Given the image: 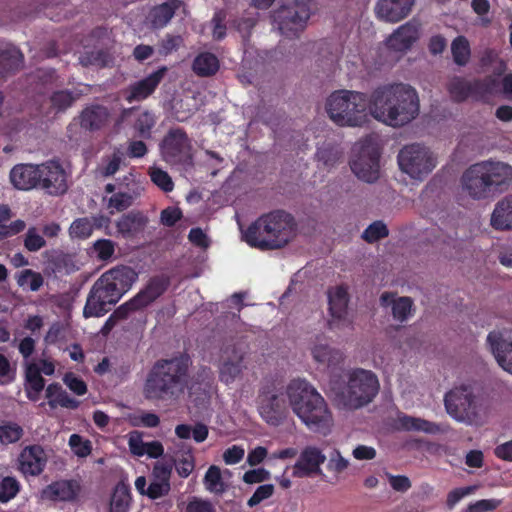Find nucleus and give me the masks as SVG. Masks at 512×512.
I'll return each mask as SVG.
<instances>
[{
	"mask_svg": "<svg viewBox=\"0 0 512 512\" xmlns=\"http://www.w3.org/2000/svg\"><path fill=\"white\" fill-rule=\"evenodd\" d=\"M420 112L418 92L407 83H392L376 88L370 96V114L378 122L402 127Z\"/></svg>",
	"mask_w": 512,
	"mask_h": 512,
	"instance_id": "f257e3e1",
	"label": "nucleus"
},
{
	"mask_svg": "<svg viewBox=\"0 0 512 512\" xmlns=\"http://www.w3.org/2000/svg\"><path fill=\"white\" fill-rule=\"evenodd\" d=\"M289 407L310 431L327 436L334 427V417L328 402L305 378L292 379L285 387Z\"/></svg>",
	"mask_w": 512,
	"mask_h": 512,
	"instance_id": "f03ea898",
	"label": "nucleus"
},
{
	"mask_svg": "<svg viewBox=\"0 0 512 512\" xmlns=\"http://www.w3.org/2000/svg\"><path fill=\"white\" fill-rule=\"evenodd\" d=\"M137 279L138 273L129 266L119 265L106 271L94 283L83 315L86 318L104 315L108 311V306L117 303Z\"/></svg>",
	"mask_w": 512,
	"mask_h": 512,
	"instance_id": "7ed1b4c3",
	"label": "nucleus"
},
{
	"mask_svg": "<svg viewBox=\"0 0 512 512\" xmlns=\"http://www.w3.org/2000/svg\"><path fill=\"white\" fill-rule=\"evenodd\" d=\"M297 234L293 217L283 211H274L259 217L242 233V239L251 247L274 250L285 247Z\"/></svg>",
	"mask_w": 512,
	"mask_h": 512,
	"instance_id": "20e7f679",
	"label": "nucleus"
},
{
	"mask_svg": "<svg viewBox=\"0 0 512 512\" xmlns=\"http://www.w3.org/2000/svg\"><path fill=\"white\" fill-rule=\"evenodd\" d=\"M329 119L339 127H363L370 122V98L365 93L339 89L330 93L324 105Z\"/></svg>",
	"mask_w": 512,
	"mask_h": 512,
	"instance_id": "39448f33",
	"label": "nucleus"
},
{
	"mask_svg": "<svg viewBox=\"0 0 512 512\" xmlns=\"http://www.w3.org/2000/svg\"><path fill=\"white\" fill-rule=\"evenodd\" d=\"M188 366L189 360L184 357L157 362L146 380L145 397L152 400H168L183 393Z\"/></svg>",
	"mask_w": 512,
	"mask_h": 512,
	"instance_id": "423d86ee",
	"label": "nucleus"
},
{
	"mask_svg": "<svg viewBox=\"0 0 512 512\" xmlns=\"http://www.w3.org/2000/svg\"><path fill=\"white\" fill-rule=\"evenodd\" d=\"M380 390L377 375L367 369L355 368L348 372L344 387L330 388L331 397L339 409L356 410L368 405Z\"/></svg>",
	"mask_w": 512,
	"mask_h": 512,
	"instance_id": "0eeeda50",
	"label": "nucleus"
},
{
	"mask_svg": "<svg viewBox=\"0 0 512 512\" xmlns=\"http://www.w3.org/2000/svg\"><path fill=\"white\" fill-rule=\"evenodd\" d=\"M444 404L454 420L468 425L479 424L487 416V407L474 395L469 384L454 386L446 393Z\"/></svg>",
	"mask_w": 512,
	"mask_h": 512,
	"instance_id": "6e6552de",
	"label": "nucleus"
},
{
	"mask_svg": "<svg viewBox=\"0 0 512 512\" xmlns=\"http://www.w3.org/2000/svg\"><path fill=\"white\" fill-rule=\"evenodd\" d=\"M350 168L353 174L363 182L374 183L379 179L380 148L376 136H365L354 144Z\"/></svg>",
	"mask_w": 512,
	"mask_h": 512,
	"instance_id": "1a4fd4ad",
	"label": "nucleus"
},
{
	"mask_svg": "<svg viewBox=\"0 0 512 512\" xmlns=\"http://www.w3.org/2000/svg\"><path fill=\"white\" fill-rule=\"evenodd\" d=\"M311 0H282V5L273 12V22L280 34L296 38L304 31L310 18Z\"/></svg>",
	"mask_w": 512,
	"mask_h": 512,
	"instance_id": "9d476101",
	"label": "nucleus"
},
{
	"mask_svg": "<svg viewBox=\"0 0 512 512\" xmlns=\"http://www.w3.org/2000/svg\"><path fill=\"white\" fill-rule=\"evenodd\" d=\"M247 349L238 341L223 343L218 357L219 380L226 386L232 385L243 376L247 366L245 358Z\"/></svg>",
	"mask_w": 512,
	"mask_h": 512,
	"instance_id": "9b49d317",
	"label": "nucleus"
},
{
	"mask_svg": "<svg viewBox=\"0 0 512 512\" xmlns=\"http://www.w3.org/2000/svg\"><path fill=\"white\" fill-rule=\"evenodd\" d=\"M398 164L403 173L412 179L422 180L435 168L436 159L426 147L413 144L400 151Z\"/></svg>",
	"mask_w": 512,
	"mask_h": 512,
	"instance_id": "f8f14e48",
	"label": "nucleus"
},
{
	"mask_svg": "<svg viewBox=\"0 0 512 512\" xmlns=\"http://www.w3.org/2000/svg\"><path fill=\"white\" fill-rule=\"evenodd\" d=\"M287 397L275 388H263L257 398V410L262 418L270 426H279L289 414Z\"/></svg>",
	"mask_w": 512,
	"mask_h": 512,
	"instance_id": "ddd939ff",
	"label": "nucleus"
},
{
	"mask_svg": "<svg viewBox=\"0 0 512 512\" xmlns=\"http://www.w3.org/2000/svg\"><path fill=\"white\" fill-rule=\"evenodd\" d=\"M460 187L463 195L474 200L486 199L491 195L481 162L471 165L463 172Z\"/></svg>",
	"mask_w": 512,
	"mask_h": 512,
	"instance_id": "4468645a",
	"label": "nucleus"
},
{
	"mask_svg": "<svg viewBox=\"0 0 512 512\" xmlns=\"http://www.w3.org/2000/svg\"><path fill=\"white\" fill-rule=\"evenodd\" d=\"M421 36V24L410 20L397 27L384 41L390 51L401 55L409 51Z\"/></svg>",
	"mask_w": 512,
	"mask_h": 512,
	"instance_id": "2eb2a0df",
	"label": "nucleus"
},
{
	"mask_svg": "<svg viewBox=\"0 0 512 512\" xmlns=\"http://www.w3.org/2000/svg\"><path fill=\"white\" fill-rule=\"evenodd\" d=\"M191 149L187 135L179 129L170 131L162 143L164 159L173 164L190 161Z\"/></svg>",
	"mask_w": 512,
	"mask_h": 512,
	"instance_id": "dca6fc26",
	"label": "nucleus"
},
{
	"mask_svg": "<svg viewBox=\"0 0 512 512\" xmlns=\"http://www.w3.org/2000/svg\"><path fill=\"white\" fill-rule=\"evenodd\" d=\"M326 460V455L319 447L306 446L293 466V476L306 478L322 475L321 466Z\"/></svg>",
	"mask_w": 512,
	"mask_h": 512,
	"instance_id": "f3484780",
	"label": "nucleus"
},
{
	"mask_svg": "<svg viewBox=\"0 0 512 512\" xmlns=\"http://www.w3.org/2000/svg\"><path fill=\"white\" fill-rule=\"evenodd\" d=\"M310 355L319 369L332 371L342 366L344 353L323 339H316L309 347Z\"/></svg>",
	"mask_w": 512,
	"mask_h": 512,
	"instance_id": "a211bd4d",
	"label": "nucleus"
},
{
	"mask_svg": "<svg viewBox=\"0 0 512 512\" xmlns=\"http://www.w3.org/2000/svg\"><path fill=\"white\" fill-rule=\"evenodd\" d=\"M489 350L498 365L512 374V338L506 331L494 330L487 336Z\"/></svg>",
	"mask_w": 512,
	"mask_h": 512,
	"instance_id": "6ab92c4d",
	"label": "nucleus"
},
{
	"mask_svg": "<svg viewBox=\"0 0 512 512\" xmlns=\"http://www.w3.org/2000/svg\"><path fill=\"white\" fill-rule=\"evenodd\" d=\"M39 184L50 194H63L67 190L66 173L56 161H48L40 165Z\"/></svg>",
	"mask_w": 512,
	"mask_h": 512,
	"instance_id": "aec40b11",
	"label": "nucleus"
},
{
	"mask_svg": "<svg viewBox=\"0 0 512 512\" xmlns=\"http://www.w3.org/2000/svg\"><path fill=\"white\" fill-rule=\"evenodd\" d=\"M415 0H378L374 12L376 17L387 23H397L412 11Z\"/></svg>",
	"mask_w": 512,
	"mask_h": 512,
	"instance_id": "412c9836",
	"label": "nucleus"
},
{
	"mask_svg": "<svg viewBox=\"0 0 512 512\" xmlns=\"http://www.w3.org/2000/svg\"><path fill=\"white\" fill-rule=\"evenodd\" d=\"M48 457L39 445L25 447L19 455V468L25 475H39L45 468Z\"/></svg>",
	"mask_w": 512,
	"mask_h": 512,
	"instance_id": "4be33fe9",
	"label": "nucleus"
},
{
	"mask_svg": "<svg viewBox=\"0 0 512 512\" xmlns=\"http://www.w3.org/2000/svg\"><path fill=\"white\" fill-rule=\"evenodd\" d=\"M491 193L512 183V166L504 162H481Z\"/></svg>",
	"mask_w": 512,
	"mask_h": 512,
	"instance_id": "5701e85b",
	"label": "nucleus"
},
{
	"mask_svg": "<svg viewBox=\"0 0 512 512\" xmlns=\"http://www.w3.org/2000/svg\"><path fill=\"white\" fill-rule=\"evenodd\" d=\"M40 165L19 164L12 168L10 181L19 190H30L38 186Z\"/></svg>",
	"mask_w": 512,
	"mask_h": 512,
	"instance_id": "b1692460",
	"label": "nucleus"
},
{
	"mask_svg": "<svg viewBox=\"0 0 512 512\" xmlns=\"http://www.w3.org/2000/svg\"><path fill=\"white\" fill-rule=\"evenodd\" d=\"M380 303L385 308L391 307L392 316L398 322H404L412 316L413 301L410 297L385 292L380 296Z\"/></svg>",
	"mask_w": 512,
	"mask_h": 512,
	"instance_id": "393cba45",
	"label": "nucleus"
},
{
	"mask_svg": "<svg viewBox=\"0 0 512 512\" xmlns=\"http://www.w3.org/2000/svg\"><path fill=\"white\" fill-rule=\"evenodd\" d=\"M171 468L163 463H156L153 467V479L147 488V497L158 499L167 495L170 491Z\"/></svg>",
	"mask_w": 512,
	"mask_h": 512,
	"instance_id": "a878e982",
	"label": "nucleus"
},
{
	"mask_svg": "<svg viewBox=\"0 0 512 512\" xmlns=\"http://www.w3.org/2000/svg\"><path fill=\"white\" fill-rule=\"evenodd\" d=\"M331 320L329 325L334 327L347 321L348 294L345 288L336 287L328 294Z\"/></svg>",
	"mask_w": 512,
	"mask_h": 512,
	"instance_id": "bb28decb",
	"label": "nucleus"
},
{
	"mask_svg": "<svg viewBox=\"0 0 512 512\" xmlns=\"http://www.w3.org/2000/svg\"><path fill=\"white\" fill-rule=\"evenodd\" d=\"M167 69L162 67L151 73L146 78L134 83L130 86V93L127 96L129 102L140 101L147 98L153 93L160 81L163 79Z\"/></svg>",
	"mask_w": 512,
	"mask_h": 512,
	"instance_id": "cd10ccee",
	"label": "nucleus"
},
{
	"mask_svg": "<svg viewBox=\"0 0 512 512\" xmlns=\"http://www.w3.org/2000/svg\"><path fill=\"white\" fill-rule=\"evenodd\" d=\"M490 225L499 231L512 230V194L499 200L491 213Z\"/></svg>",
	"mask_w": 512,
	"mask_h": 512,
	"instance_id": "c85d7f7f",
	"label": "nucleus"
},
{
	"mask_svg": "<svg viewBox=\"0 0 512 512\" xmlns=\"http://www.w3.org/2000/svg\"><path fill=\"white\" fill-rule=\"evenodd\" d=\"M148 223V218L141 212H130L120 217L116 222L119 235L132 238L141 233Z\"/></svg>",
	"mask_w": 512,
	"mask_h": 512,
	"instance_id": "c756f323",
	"label": "nucleus"
},
{
	"mask_svg": "<svg viewBox=\"0 0 512 512\" xmlns=\"http://www.w3.org/2000/svg\"><path fill=\"white\" fill-rule=\"evenodd\" d=\"M109 117L110 113L106 107L91 105L80 114V125L86 130H99L108 123Z\"/></svg>",
	"mask_w": 512,
	"mask_h": 512,
	"instance_id": "7c9ffc66",
	"label": "nucleus"
},
{
	"mask_svg": "<svg viewBox=\"0 0 512 512\" xmlns=\"http://www.w3.org/2000/svg\"><path fill=\"white\" fill-rule=\"evenodd\" d=\"M397 426L401 430L424 432L427 434L443 433L448 429V426H441L425 419L409 415H400L397 419Z\"/></svg>",
	"mask_w": 512,
	"mask_h": 512,
	"instance_id": "2f4dec72",
	"label": "nucleus"
},
{
	"mask_svg": "<svg viewBox=\"0 0 512 512\" xmlns=\"http://www.w3.org/2000/svg\"><path fill=\"white\" fill-rule=\"evenodd\" d=\"M77 489L78 486L75 482L57 481L42 490L41 498L52 501H70L76 497Z\"/></svg>",
	"mask_w": 512,
	"mask_h": 512,
	"instance_id": "473e14b6",
	"label": "nucleus"
},
{
	"mask_svg": "<svg viewBox=\"0 0 512 512\" xmlns=\"http://www.w3.org/2000/svg\"><path fill=\"white\" fill-rule=\"evenodd\" d=\"M225 475H230L229 470L222 472L218 466H210L203 479L205 489L213 494H223L227 489V485L224 482Z\"/></svg>",
	"mask_w": 512,
	"mask_h": 512,
	"instance_id": "72a5a7b5",
	"label": "nucleus"
},
{
	"mask_svg": "<svg viewBox=\"0 0 512 512\" xmlns=\"http://www.w3.org/2000/svg\"><path fill=\"white\" fill-rule=\"evenodd\" d=\"M46 397L49 406L53 409L58 406L75 409L79 405V402L71 398L58 384H50L46 388Z\"/></svg>",
	"mask_w": 512,
	"mask_h": 512,
	"instance_id": "f704fd0d",
	"label": "nucleus"
},
{
	"mask_svg": "<svg viewBox=\"0 0 512 512\" xmlns=\"http://www.w3.org/2000/svg\"><path fill=\"white\" fill-rule=\"evenodd\" d=\"M167 284L163 279H152L145 289L140 291L134 298L139 307L144 308L155 301L166 290Z\"/></svg>",
	"mask_w": 512,
	"mask_h": 512,
	"instance_id": "c9c22d12",
	"label": "nucleus"
},
{
	"mask_svg": "<svg viewBox=\"0 0 512 512\" xmlns=\"http://www.w3.org/2000/svg\"><path fill=\"white\" fill-rule=\"evenodd\" d=\"M25 377L26 395L31 401H37L45 385L44 379L38 374V370L34 365L25 366Z\"/></svg>",
	"mask_w": 512,
	"mask_h": 512,
	"instance_id": "e433bc0d",
	"label": "nucleus"
},
{
	"mask_svg": "<svg viewBox=\"0 0 512 512\" xmlns=\"http://www.w3.org/2000/svg\"><path fill=\"white\" fill-rule=\"evenodd\" d=\"M209 434L208 427L203 423H197L194 426L188 424H179L175 427V435L182 440L191 437L196 443L204 442Z\"/></svg>",
	"mask_w": 512,
	"mask_h": 512,
	"instance_id": "4c0bfd02",
	"label": "nucleus"
},
{
	"mask_svg": "<svg viewBox=\"0 0 512 512\" xmlns=\"http://www.w3.org/2000/svg\"><path fill=\"white\" fill-rule=\"evenodd\" d=\"M193 71L202 77L215 74L219 69L217 57L211 53H201L193 61Z\"/></svg>",
	"mask_w": 512,
	"mask_h": 512,
	"instance_id": "58836bf2",
	"label": "nucleus"
},
{
	"mask_svg": "<svg viewBox=\"0 0 512 512\" xmlns=\"http://www.w3.org/2000/svg\"><path fill=\"white\" fill-rule=\"evenodd\" d=\"M131 503V495L127 485L118 484L111 496L110 512H128Z\"/></svg>",
	"mask_w": 512,
	"mask_h": 512,
	"instance_id": "ea45409f",
	"label": "nucleus"
},
{
	"mask_svg": "<svg viewBox=\"0 0 512 512\" xmlns=\"http://www.w3.org/2000/svg\"><path fill=\"white\" fill-rule=\"evenodd\" d=\"M17 285L23 290L32 292L38 291L44 283V279L39 272L31 269H24L15 275Z\"/></svg>",
	"mask_w": 512,
	"mask_h": 512,
	"instance_id": "a19ab883",
	"label": "nucleus"
},
{
	"mask_svg": "<svg viewBox=\"0 0 512 512\" xmlns=\"http://www.w3.org/2000/svg\"><path fill=\"white\" fill-rule=\"evenodd\" d=\"M451 52L457 65H466L471 55L469 41L464 36H458L451 44Z\"/></svg>",
	"mask_w": 512,
	"mask_h": 512,
	"instance_id": "79ce46f5",
	"label": "nucleus"
},
{
	"mask_svg": "<svg viewBox=\"0 0 512 512\" xmlns=\"http://www.w3.org/2000/svg\"><path fill=\"white\" fill-rule=\"evenodd\" d=\"M349 465V459L345 458L338 449H334L329 454L326 469L334 477L338 478L348 469Z\"/></svg>",
	"mask_w": 512,
	"mask_h": 512,
	"instance_id": "37998d69",
	"label": "nucleus"
},
{
	"mask_svg": "<svg viewBox=\"0 0 512 512\" xmlns=\"http://www.w3.org/2000/svg\"><path fill=\"white\" fill-rule=\"evenodd\" d=\"M94 224L90 218H78L74 220L69 228L72 238L86 239L92 235Z\"/></svg>",
	"mask_w": 512,
	"mask_h": 512,
	"instance_id": "c03bdc74",
	"label": "nucleus"
},
{
	"mask_svg": "<svg viewBox=\"0 0 512 512\" xmlns=\"http://www.w3.org/2000/svg\"><path fill=\"white\" fill-rule=\"evenodd\" d=\"M23 435V429L20 425L13 422H4L0 424V442L8 445L17 442Z\"/></svg>",
	"mask_w": 512,
	"mask_h": 512,
	"instance_id": "a18cd8bd",
	"label": "nucleus"
},
{
	"mask_svg": "<svg viewBox=\"0 0 512 512\" xmlns=\"http://www.w3.org/2000/svg\"><path fill=\"white\" fill-rule=\"evenodd\" d=\"M133 201L134 196L132 194L117 192L108 199L107 207L110 214H114L115 212H121L128 209L133 204Z\"/></svg>",
	"mask_w": 512,
	"mask_h": 512,
	"instance_id": "49530a36",
	"label": "nucleus"
},
{
	"mask_svg": "<svg viewBox=\"0 0 512 512\" xmlns=\"http://www.w3.org/2000/svg\"><path fill=\"white\" fill-rule=\"evenodd\" d=\"M174 4L163 3L155 7L151 12L152 24L155 27L165 26L174 15Z\"/></svg>",
	"mask_w": 512,
	"mask_h": 512,
	"instance_id": "de8ad7c7",
	"label": "nucleus"
},
{
	"mask_svg": "<svg viewBox=\"0 0 512 512\" xmlns=\"http://www.w3.org/2000/svg\"><path fill=\"white\" fill-rule=\"evenodd\" d=\"M79 97L68 90L54 92L50 97L51 107L56 111H63L70 107L72 103Z\"/></svg>",
	"mask_w": 512,
	"mask_h": 512,
	"instance_id": "09e8293b",
	"label": "nucleus"
},
{
	"mask_svg": "<svg viewBox=\"0 0 512 512\" xmlns=\"http://www.w3.org/2000/svg\"><path fill=\"white\" fill-rule=\"evenodd\" d=\"M448 91L455 101H462L470 94L471 87L464 79L454 77L448 83Z\"/></svg>",
	"mask_w": 512,
	"mask_h": 512,
	"instance_id": "8fccbe9b",
	"label": "nucleus"
},
{
	"mask_svg": "<svg viewBox=\"0 0 512 512\" xmlns=\"http://www.w3.org/2000/svg\"><path fill=\"white\" fill-rule=\"evenodd\" d=\"M258 18L259 14L257 12H246L243 14V16L235 21L234 25L243 39H246L250 36L252 29L258 21Z\"/></svg>",
	"mask_w": 512,
	"mask_h": 512,
	"instance_id": "3c124183",
	"label": "nucleus"
},
{
	"mask_svg": "<svg viewBox=\"0 0 512 512\" xmlns=\"http://www.w3.org/2000/svg\"><path fill=\"white\" fill-rule=\"evenodd\" d=\"M195 468V459L191 448L183 451L176 461V470L180 477L187 478Z\"/></svg>",
	"mask_w": 512,
	"mask_h": 512,
	"instance_id": "603ef678",
	"label": "nucleus"
},
{
	"mask_svg": "<svg viewBox=\"0 0 512 512\" xmlns=\"http://www.w3.org/2000/svg\"><path fill=\"white\" fill-rule=\"evenodd\" d=\"M155 124V118L153 114L148 111L139 112L136 119L134 128L137 130L139 135L143 138L150 137V131Z\"/></svg>",
	"mask_w": 512,
	"mask_h": 512,
	"instance_id": "864d4df0",
	"label": "nucleus"
},
{
	"mask_svg": "<svg viewBox=\"0 0 512 512\" xmlns=\"http://www.w3.org/2000/svg\"><path fill=\"white\" fill-rule=\"evenodd\" d=\"M69 446L73 453L81 458L87 457L92 450L91 442L78 434H72L70 436Z\"/></svg>",
	"mask_w": 512,
	"mask_h": 512,
	"instance_id": "5fc2aeb1",
	"label": "nucleus"
},
{
	"mask_svg": "<svg viewBox=\"0 0 512 512\" xmlns=\"http://www.w3.org/2000/svg\"><path fill=\"white\" fill-rule=\"evenodd\" d=\"M152 182L165 192H170L174 188V183L168 173L158 167L150 169Z\"/></svg>",
	"mask_w": 512,
	"mask_h": 512,
	"instance_id": "6e6d98bb",
	"label": "nucleus"
},
{
	"mask_svg": "<svg viewBox=\"0 0 512 512\" xmlns=\"http://www.w3.org/2000/svg\"><path fill=\"white\" fill-rule=\"evenodd\" d=\"M19 491V483L13 477H5L0 482V501L5 503L13 499Z\"/></svg>",
	"mask_w": 512,
	"mask_h": 512,
	"instance_id": "4d7b16f0",
	"label": "nucleus"
},
{
	"mask_svg": "<svg viewBox=\"0 0 512 512\" xmlns=\"http://www.w3.org/2000/svg\"><path fill=\"white\" fill-rule=\"evenodd\" d=\"M46 245V241L37 228L30 227L24 239V246L30 252H36Z\"/></svg>",
	"mask_w": 512,
	"mask_h": 512,
	"instance_id": "13d9d810",
	"label": "nucleus"
},
{
	"mask_svg": "<svg viewBox=\"0 0 512 512\" xmlns=\"http://www.w3.org/2000/svg\"><path fill=\"white\" fill-rule=\"evenodd\" d=\"M388 235L386 225L381 221H376L369 225L362 234V237L368 242H375Z\"/></svg>",
	"mask_w": 512,
	"mask_h": 512,
	"instance_id": "bf43d9fd",
	"label": "nucleus"
},
{
	"mask_svg": "<svg viewBox=\"0 0 512 512\" xmlns=\"http://www.w3.org/2000/svg\"><path fill=\"white\" fill-rule=\"evenodd\" d=\"M129 451L136 457L144 456L146 442L143 441V434L139 431H132L127 435Z\"/></svg>",
	"mask_w": 512,
	"mask_h": 512,
	"instance_id": "052dcab7",
	"label": "nucleus"
},
{
	"mask_svg": "<svg viewBox=\"0 0 512 512\" xmlns=\"http://www.w3.org/2000/svg\"><path fill=\"white\" fill-rule=\"evenodd\" d=\"M94 251L100 260L110 259L115 252V243L109 239H100L94 243Z\"/></svg>",
	"mask_w": 512,
	"mask_h": 512,
	"instance_id": "680f3d73",
	"label": "nucleus"
},
{
	"mask_svg": "<svg viewBox=\"0 0 512 512\" xmlns=\"http://www.w3.org/2000/svg\"><path fill=\"white\" fill-rule=\"evenodd\" d=\"M184 512H216L213 504L206 499L192 497L185 505Z\"/></svg>",
	"mask_w": 512,
	"mask_h": 512,
	"instance_id": "e2e57ef3",
	"label": "nucleus"
},
{
	"mask_svg": "<svg viewBox=\"0 0 512 512\" xmlns=\"http://www.w3.org/2000/svg\"><path fill=\"white\" fill-rule=\"evenodd\" d=\"M274 493V486L272 484L260 485L254 494L249 498L247 505L254 507L260 504L262 501L270 498Z\"/></svg>",
	"mask_w": 512,
	"mask_h": 512,
	"instance_id": "0e129e2a",
	"label": "nucleus"
},
{
	"mask_svg": "<svg viewBox=\"0 0 512 512\" xmlns=\"http://www.w3.org/2000/svg\"><path fill=\"white\" fill-rule=\"evenodd\" d=\"M501 505L498 499H483L468 506L467 512H485L496 509Z\"/></svg>",
	"mask_w": 512,
	"mask_h": 512,
	"instance_id": "69168bd1",
	"label": "nucleus"
},
{
	"mask_svg": "<svg viewBox=\"0 0 512 512\" xmlns=\"http://www.w3.org/2000/svg\"><path fill=\"white\" fill-rule=\"evenodd\" d=\"M66 386L77 395H83L87 391L85 382L74 374H67L63 379Z\"/></svg>",
	"mask_w": 512,
	"mask_h": 512,
	"instance_id": "338daca9",
	"label": "nucleus"
},
{
	"mask_svg": "<svg viewBox=\"0 0 512 512\" xmlns=\"http://www.w3.org/2000/svg\"><path fill=\"white\" fill-rule=\"evenodd\" d=\"M270 477L271 474L268 470L264 468H258L247 471L243 476V480L248 484H254L269 480Z\"/></svg>",
	"mask_w": 512,
	"mask_h": 512,
	"instance_id": "774afa93",
	"label": "nucleus"
}]
</instances>
